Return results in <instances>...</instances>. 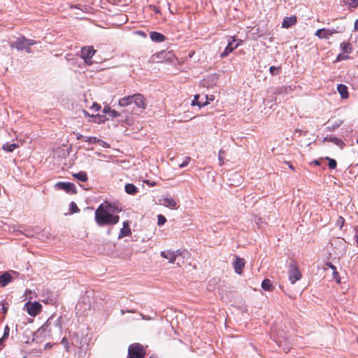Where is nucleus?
<instances>
[{
	"label": "nucleus",
	"mask_w": 358,
	"mask_h": 358,
	"mask_svg": "<svg viewBox=\"0 0 358 358\" xmlns=\"http://www.w3.org/2000/svg\"><path fill=\"white\" fill-rule=\"evenodd\" d=\"M110 108L109 106H105L103 108V113H105V114H109L110 111Z\"/></svg>",
	"instance_id": "45"
},
{
	"label": "nucleus",
	"mask_w": 358,
	"mask_h": 358,
	"mask_svg": "<svg viewBox=\"0 0 358 358\" xmlns=\"http://www.w3.org/2000/svg\"><path fill=\"white\" fill-rule=\"evenodd\" d=\"M189 161H190V158L187 157L186 159L181 164L179 165V166L180 168L185 167L189 164Z\"/></svg>",
	"instance_id": "41"
},
{
	"label": "nucleus",
	"mask_w": 358,
	"mask_h": 358,
	"mask_svg": "<svg viewBox=\"0 0 358 358\" xmlns=\"http://www.w3.org/2000/svg\"><path fill=\"white\" fill-rule=\"evenodd\" d=\"M241 43V40H236L234 37H231L228 41L227 46L225 48L220 57L222 58L227 57L229 53L232 52L234 49L238 48Z\"/></svg>",
	"instance_id": "5"
},
{
	"label": "nucleus",
	"mask_w": 358,
	"mask_h": 358,
	"mask_svg": "<svg viewBox=\"0 0 358 358\" xmlns=\"http://www.w3.org/2000/svg\"><path fill=\"white\" fill-rule=\"evenodd\" d=\"M180 254L181 252L179 250H164L161 252V256L168 259L171 264H173L176 260V257Z\"/></svg>",
	"instance_id": "9"
},
{
	"label": "nucleus",
	"mask_w": 358,
	"mask_h": 358,
	"mask_svg": "<svg viewBox=\"0 0 358 358\" xmlns=\"http://www.w3.org/2000/svg\"><path fill=\"white\" fill-rule=\"evenodd\" d=\"M217 80L218 76L217 74H210L207 76L206 78L202 80L201 84L205 87L210 88L216 85Z\"/></svg>",
	"instance_id": "10"
},
{
	"label": "nucleus",
	"mask_w": 358,
	"mask_h": 358,
	"mask_svg": "<svg viewBox=\"0 0 358 358\" xmlns=\"http://www.w3.org/2000/svg\"><path fill=\"white\" fill-rule=\"evenodd\" d=\"M19 145L16 143H6L3 145L2 148L6 152H13L15 148H18Z\"/></svg>",
	"instance_id": "22"
},
{
	"label": "nucleus",
	"mask_w": 358,
	"mask_h": 358,
	"mask_svg": "<svg viewBox=\"0 0 358 358\" xmlns=\"http://www.w3.org/2000/svg\"><path fill=\"white\" fill-rule=\"evenodd\" d=\"M140 316L141 317L142 319L143 320H150V317L146 316V315H144L143 314L141 313L140 314Z\"/></svg>",
	"instance_id": "48"
},
{
	"label": "nucleus",
	"mask_w": 358,
	"mask_h": 358,
	"mask_svg": "<svg viewBox=\"0 0 358 358\" xmlns=\"http://www.w3.org/2000/svg\"><path fill=\"white\" fill-rule=\"evenodd\" d=\"M166 222V217L162 215H159L157 216V224L159 226L164 225Z\"/></svg>",
	"instance_id": "30"
},
{
	"label": "nucleus",
	"mask_w": 358,
	"mask_h": 358,
	"mask_svg": "<svg viewBox=\"0 0 358 358\" xmlns=\"http://www.w3.org/2000/svg\"><path fill=\"white\" fill-rule=\"evenodd\" d=\"M348 58V56H345V55H342V54H339L337 56L336 61L338 62V61H341V60L346 59Z\"/></svg>",
	"instance_id": "42"
},
{
	"label": "nucleus",
	"mask_w": 358,
	"mask_h": 358,
	"mask_svg": "<svg viewBox=\"0 0 358 358\" xmlns=\"http://www.w3.org/2000/svg\"><path fill=\"white\" fill-rule=\"evenodd\" d=\"M97 143H98L100 146H101V147H103V148H109V147H110V145H108V143H106V142H105V141H102V140H101V139H98V141H97Z\"/></svg>",
	"instance_id": "38"
},
{
	"label": "nucleus",
	"mask_w": 358,
	"mask_h": 358,
	"mask_svg": "<svg viewBox=\"0 0 358 358\" xmlns=\"http://www.w3.org/2000/svg\"><path fill=\"white\" fill-rule=\"evenodd\" d=\"M3 338H0V350H1L3 348Z\"/></svg>",
	"instance_id": "49"
},
{
	"label": "nucleus",
	"mask_w": 358,
	"mask_h": 358,
	"mask_svg": "<svg viewBox=\"0 0 358 358\" xmlns=\"http://www.w3.org/2000/svg\"><path fill=\"white\" fill-rule=\"evenodd\" d=\"M95 54V50L92 47L83 48L80 52L81 58L84 60L87 65H92L93 62L92 57Z\"/></svg>",
	"instance_id": "6"
},
{
	"label": "nucleus",
	"mask_w": 358,
	"mask_h": 358,
	"mask_svg": "<svg viewBox=\"0 0 358 358\" xmlns=\"http://www.w3.org/2000/svg\"><path fill=\"white\" fill-rule=\"evenodd\" d=\"M137 34H139V35L145 36V34L143 32L141 31H137Z\"/></svg>",
	"instance_id": "51"
},
{
	"label": "nucleus",
	"mask_w": 358,
	"mask_h": 358,
	"mask_svg": "<svg viewBox=\"0 0 358 358\" xmlns=\"http://www.w3.org/2000/svg\"><path fill=\"white\" fill-rule=\"evenodd\" d=\"M66 338H63V340H62V343H66Z\"/></svg>",
	"instance_id": "54"
},
{
	"label": "nucleus",
	"mask_w": 358,
	"mask_h": 358,
	"mask_svg": "<svg viewBox=\"0 0 358 358\" xmlns=\"http://www.w3.org/2000/svg\"><path fill=\"white\" fill-rule=\"evenodd\" d=\"M125 191L129 194H135L137 192V187L131 183L125 185Z\"/></svg>",
	"instance_id": "25"
},
{
	"label": "nucleus",
	"mask_w": 358,
	"mask_h": 358,
	"mask_svg": "<svg viewBox=\"0 0 358 358\" xmlns=\"http://www.w3.org/2000/svg\"><path fill=\"white\" fill-rule=\"evenodd\" d=\"M55 187L65 191L69 194H74L76 193V187L75 185L69 182H58L55 184Z\"/></svg>",
	"instance_id": "8"
},
{
	"label": "nucleus",
	"mask_w": 358,
	"mask_h": 358,
	"mask_svg": "<svg viewBox=\"0 0 358 358\" xmlns=\"http://www.w3.org/2000/svg\"><path fill=\"white\" fill-rule=\"evenodd\" d=\"M343 240H338L339 242L342 243Z\"/></svg>",
	"instance_id": "59"
},
{
	"label": "nucleus",
	"mask_w": 358,
	"mask_h": 358,
	"mask_svg": "<svg viewBox=\"0 0 358 358\" xmlns=\"http://www.w3.org/2000/svg\"><path fill=\"white\" fill-rule=\"evenodd\" d=\"M90 108L94 111H99L101 109V106L96 103H94Z\"/></svg>",
	"instance_id": "39"
},
{
	"label": "nucleus",
	"mask_w": 358,
	"mask_h": 358,
	"mask_svg": "<svg viewBox=\"0 0 358 358\" xmlns=\"http://www.w3.org/2000/svg\"><path fill=\"white\" fill-rule=\"evenodd\" d=\"M324 140L331 141L333 143H334L335 144H336L337 145L341 146V147H342L343 144V141L336 137L324 138Z\"/></svg>",
	"instance_id": "28"
},
{
	"label": "nucleus",
	"mask_w": 358,
	"mask_h": 358,
	"mask_svg": "<svg viewBox=\"0 0 358 358\" xmlns=\"http://www.w3.org/2000/svg\"><path fill=\"white\" fill-rule=\"evenodd\" d=\"M297 22L296 17L294 15H292L289 17H285L283 19V22L282 23V27L283 28H289L290 27L294 25Z\"/></svg>",
	"instance_id": "14"
},
{
	"label": "nucleus",
	"mask_w": 358,
	"mask_h": 358,
	"mask_svg": "<svg viewBox=\"0 0 358 358\" xmlns=\"http://www.w3.org/2000/svg\"><path fill=\"white\" fill-rule=\"evenodd\" d=\"M133 102L136 104L138 108H145L146 107V99L141 94H136L132 96Z\"/></svg>",
	"instance_id": "11"
},
{
	"label": "nucleus",
	"mask_w": 358,
	"mask_h": 358,
	"mask_svg": "<svg viewBox=\"0 0 358 358\" xmlns=\"http://www.w3.org/2000/svg\"><path fill=\"white\" fill-rule=\"evenodd\" d=\"M161 204L168 208L173 210H176L178 208L177 202L171 197H164L162 199Z\"/></svg>",
	"instance_id": "13"
},
{
	"label": "nucleus",
	"mask_w": 358,
	"mask_h": 358,
	"mask_svg": "<svg viewBox=\"0 0 358 358\" xmlns=\"http://www.w3.org/2000/svg\"><path fill=\"white\" fill-rule=\"evenodd\" d=\"M12 280V276L8 273H3L0 276V284L2 287L6 286Z\"/></svg>",
	"instance_id": "18"
},
{
	"label": "nucleus",
	"mask_w": 358,
	"mask_h": 358,
	"mask_svg": "<svg viewBox=\"0 0 358 358\" xmlns=\"http://www.w3.org/2000/svg\"><path fill=\"white\" fill-rule=\"evenodd\" d=\"M24 50H26V52H31V48H30V46H27L26 48H24Z\"/></svg>",
	"instance_id": "50"
},
{
	"label": "nucleus",
	"mask_w": 358,
	"mask_h": 358,
	"mask_svg": "<svg viewBox=\"0 0 358 358\" xmlns=\"http://www.w3.org/2000/svg\"><path fill=\"white\" fill-rule=\"evenodd\" d=\"M83 137V136L80 134L77 135V139H80Z\"/></svg>",
	"instance_id": "52"
},
{
	"label": "nucleus",
	"mask_w": 358,
	"mask_h": 358,
	"mask_svg": "<svg viewBox=\"0 0 358 358\" xmlns=\"http://www.w3.org/2000/svg\"><path fill=\"white\" fill-rule=\"evenodd\" d=\"M337 31L334 29H320L316 31L315 35L320 38H329Z\"/></svg>",
	"instance_id": "12"
},
{
	"label": "nucleus",
	"mask_w": 358,
	"mask_h": 358,
	"mask_svg": "<svg viewBox=\"0 0 358 358\" xmlns=\"http://www.w3.org/2000/svg\"><path fill=\"white\" fill-rule=\"evenodd\" d=\"M9 331H10V329H9V327L8 326H6L4 329V332H3V336L1 338H3V340L8 337V335H9Z\"/></svg>",
	"instance_id": "40"
},
{
	"label": "nucleus",
	"mask_w": 358,
	"mask_h": 358,
	"mask_svg": "<svg viewBox=\"0 0 358 358\" xmlns=\"http://www.w3.org/2000/svg\"><path fill=\"white\" fill-rule=\"evenodd\" d=\"M269 71L272 75H277L279 73V68L272 66L269 68Z\"/></svg>",
	"instance_id": "33"
},
{
	"label": "nucleus",
	"mask_w": 358,
	"mask_h": 358,
	"mask_svg": "<svg viewBox=\"0 0 358 358\" xmlns=\"http://www.w3.org/2000/svg\"><path fill=\"white\" fill-rule=\"evenodd\" d=\"M327 159L329 160V167L331 169H334L336 167L337 163L336 160L333 159H330L329 157H327Z\"/></svg>",
	"instance_id": "32"
},
{
	"label": "nucleus",
	"mask_w": 358,
	"mask_h": 358,
	"mask_svg": "<svg viewBox=\"0 0 358 358\" xmlns=\"http://www.w3.org/2000/svg\"><path fill=\"white\" fill-rule=\"evenodd\" d=\"M0 312L3 313L4 314L6 313L7 308L4 303H0Z\"/></svg>",
	"instance_id": "43"
},
{
	"label": "nucleus",
	"mask_w": 358,
	"mask_h": 358,
	"mask_svg": "<svg viewBox=\"0 0 358 358\" xmlns=\"http://www.w3.org/2000/svg\"><path fill=\"white\" fill-rule=\"evenodd\" d=\"M357 143H358V139L357 140Z\"/></svg>",
	"instance_id": "61"
},
{
	"label": "nucleus",
	"mask_w": 358,
	"mask_h": 358,
	"mask_svg": "<svg viewBox=\"0 0 358 358\" xmlns=\"http://www.w3.org/2000/svg\"><path fill=\"white\" fill-rule=\"evenodd\" d=\"M199 95L196 94L194 96V99L192 101V106H198L199 108L203 107L209 103L208 101H199Z\"/></svg>",
	"instance_id": "21"
},
{
	"label": "nucleus",
	"mask_w": 358,
	"mask_h": 358,
	"mask_svg": "<svg viewBox=\"0 0 358 358\" xmlns=\"http://www.w3.org/2000/svg\"><path fill=\"white\" fill-rule=\"evenodd\" d=\"M124 310H121V314H122V315H124Z\"/></svg>",
	"instance_id": "57"
},
{
	"label": "nucleus",
	"mask_w": 358,
	"mask_h": 358,
	"mask_svg": "<svg viewBox=\"0 0 358 358\" xmlns=\"http://www.w3.org/2000/svg\"><path fill=\"white\" fill-rule=\"evenodd\" d=\"M70 210H71V213H78L80 210L78 207L77 206L76 203L73 201H72L70 203Z\"/></svg>",
	"instance_id": "31"
},
{
	"label": "nucleus",
	"mask_w": 358,
	"mask_h": 358,
	"mask_svg": "<svg viewBox=\"0 0 358 358\" xmlns=\"http://www.w3.org/2000/svg\"><path fill=\"white\" fill-rule=\"evenodd\" d=\"M129 313H134V310H127Z\"/></svg>",
	"instance_id": "58"
},
{
	"label": "nucleus",
	"mask_w": 358,
	"mask_h": 358,
	"mask_svg": "<svg viewBox=\"0 0 358 358\" xmlns=\"http://www.w3.org/2000/svg\"><path fill=\"white\" fill-rule=\"evenodd\" d=\"M150 358H152V357H150Z\"/></svg>",
	"instance_id": "62"
},
{
	"label": "nucleus",
	"mask_w": 358,
	"mask_h": 358,
	"mask_svg": "<svg viewBox=\"0 0 358 358\" xmlns=\"http://www.w3.org/2000/svg\"><path fill=\"white\" fill-rule=\"evenodd\" d=\"M224 153V151L222 150H220L218 154V159L220 162V166H222L224 164V157L222 156V154Z\"/></svg>",
	"instance_id": "34"
},
{
	"label": "nucleus",
	"mask_w": 358,
	"mask_h": 358,
	"mask_svg": "<svg viewBox=\"0 0 358 358\" xmlns=\"http://www.w3.org/2000/svg\"><path fill=\"white\" fill-rule=\"evenodd\" d=\"M314 163H315V164H317V165H319V164H319V162H318V161H317V160H315V161L314 162Z\"/></svg>",
	"instance_id": "53"
},
{
	"label": "nucleus",
	"mask_w": 358,
	"mask_h": 358,
	"mask_svg": "<svg viewBox=\"0 0 358 358\" xmlns=\"http://www.w3.org/2000/svg\"><path fill=\"white\" fill-rule=\"evenodd\" d=\"M205 99H206V101H208L210 103V101H212L214 100L215 97L213 95H210V96H205Z\"/></svg>",
	"instance_id": "44"
},
{
	"label": "nucleus",
	"mask_w": 358,
	"mask_h": 358,
	"mask_svg": "<svg viewBox=\"0 0 358 358\" xmlns=\"http://www.w3.org/2000/svg\"><path fill=\"white\" fill-rule=\"evenodd\" d=\"M343 3L349 9H354L358 6V0H343Z\"/></svg>",
	"instance_id": "24"
},
{
	"label": "nucleus",
	"mask_w": 358,
	"mask_h": 358,
	"mask_svg": "<svg viewBox=\"0 0 358 358\" xmlns=\"http://www.w3.org/2000/svg\"><path fill=\"white\" fill-rule=\"evenodd\" d=\"M10 230H13L14 231L15 230V227H10Z\"/></svg>",
	"instance_id": "56"
},
{
	"label": "nucleus",
	"mask_w": 358,
	"mask_h": 358,
	"mask_svg": "<svg viewBox=\"0 0 358 358\" xmlns=\"http://www.w3.org/2000/svg\"><path fill=\"white\" fill-rule=\"evenodd\" d=\"M98 139L99 138L96 137H87L86 138L85 141L90 143H97Z\"/></svg>",
	"instance_id": "36"
},
{
	"label": "nucleus",
	"mask_w": 358,
	"mask_h": 358,
	"mask_svg": "<svg viewBox=\"0 0 358 358\" xmlns=\"http://www.w3.org/2000/svg\"><path fill=\"white\" fill-rule=\"evenodd\" d=\"M24 310H26L29 315L35 317L41 312L42 306L38 301H28L24 304Z\"/></svg>",
	"instance_id": "3"
},
{
	"label": "nucleus",
	"mask_w": 358,
	"mask_h": 358,
	"mask_svg": "<svg viewBox=\"0 0 358 358\" xmlns=\"http://www.w3.org/2000/svg\"><path fill=\"white\" fill-rule=\"evenodd\" d=\"M342 123H343V122H342V121H341V122L337 124V127H339Z\"/></svg>",
	"instance_id": "55"
},
{
	"label": "nucleus",
	"mask_w": 358,
	"mask_h": 358,
	"mask_svg": "<svg viewBox=\"0 0 358 358\" xmlns=\"http://www.w3.org/2000/svg\"><path fill=\"white\" fill-rule=\"evenodd\" d=\"M150 38L152 41L159 43L165 40V36L160 33L152 31L150 32Z\"/></svg>",
	"instance_id": "19"
},
{
	"label": "nucleus",
	"mask_w": 358,
	"mask_h": 358,
	"mask_svg": "<svg viewBox=\"0 0 358 358\" xmlns=\"http://www.w3.org/2000/svg\"><path fill=\"white\" fill-rule=\"evenodd\" d=\"M341 48L343 52L350 53L352 52V45L349 43H342L341 44Z\"/></svg>",
	"instance_id": "27"
},
{
	"label": "nucleus",
	"mask_w": 358,
	"mask_h": 358,
	"mask_svg": "<svg viewBox=\"0 0 358 358\" xmlns=\"http://www.w3.org/2000/svg\"><path fill=\"white\" fill-rule=\"evenodd\" d=\"M301 278V274L294 264H291L289 270V280L292 284H294Z\"/></svg>",
	"instance_id": "7"
},
{
	"label": "nucleus",
	"mask_w": 358,
	"mask_h": 358,
	"mask_svg": "<svg viewBox=\"0 0 358 358\" xmlns=\"http://www.w3.org/2000/svg\"><path fill=\"white\" fill-rule=\"evenodd\" d=\"M115 208L108 202L101 203L95 211V221L99 226L113 225L119 222Z\"/></svg>",
	"instance_id": "1"
},
{
	"label": "nucleus",
	"mask_w": 358,
	"mask_h": 358,
	"mask_svg": "<svg viewBox=\"0 0 358 358\" xmlns=\"http://www.w3.org/2000/svg\"><path fill=\"white\" fill-rule=\"evenodd\" d=\"M244 265L245 262L243 259L236 257L235 262H234V268L236 273L238 274H241L242 273Z\"/></svg>",
	"instance_id": "16"
},
{
	"label": "nucleus",
	"mask_w": 358,
	"mask_h": 358,
	"mask_svg": "<svg viewBox=\"0 0 358 358\" xmlns=\"http://www.w3.org/2000/svg\"><path fill=\"white\" fill-rule=\"evenodd\" d=\"M327 265L331 268V269H332L333 271V275H334V279H336L337 282H339L340 280L339 279H337V277L338 275V272L336 271V266H334L331 263H327Z\"/></svg>",
	"instance_id": "29"
},
{
	"label": "nucleus",
	"mask_w": 358,
	"mask_h": 358,
	"mask_svg": "<svg viewBox=\"0 0 358 358\" xmlns=\"http://www.w3.org/2000/svg\"><path fill=\"white\" fill-rule=\"evenodd\" d=\"M108 115L111 117H119L120 115V114L119 112L111 109Z\"/></svg>",
	"instance_id": "35"
},
{
	"label": "nucleus",
	"mask_w": 358,
	"mask_h": 358,
	"mask_svg": "<svg viewBox=\"0 0 358 358\" xmlns=\"http://www.w3.org/2000/svg\"><path fill=\"white\" fill-rule=\"evenodd\" d=\"M73 177L80 181L85 182L87 180V176L85 172L80 171L77 173H74Z\"/></svg>",
	"instance_id": "26"
},
{
	"label": "nucleus",
	"mask_w": 358,
	"mask_h": 358,
	"mask_svg": "<svg viewBox=\"0 0 358 358\" xmlns=\"http://www.w3.org/2000/svg\"><path fill=\"white\" fill-rule=\"evenodd\" d=\"M144 355L143 348L139 343H134L129 347L128 358H143Z\"/></svg>",
	"instance_id": "4"
},
{
	"label": "nucleus",
	"mask_w": 358,
	"mask_h": 358,
	"mask_svg": "<svg viewBox=\"0 0 358 358\" xmlns=\"http://www.w3.org/2000/svg\"><path fill=\"white\" fill-rule=\"evenodd\" d=\"M133 102L132 96H124L119 101V106L121 107H126Z\"/></svg>",
	"instance_id": "20"
},
{
	"label": "nucleus",
	"mask_w": 358,
	"mask_h": 358,
	"mask_svg": "<svg viewBox=\"0 0 358 358\" xmlns=\"http://www.w3.org/2000/svg\"><path fill=\"white\" fill-rule=\"evenodd\" d=\"M344 223H345L344 219L342 217H339L336 222V225L340 227V229H341L343 227V226L344 225Z\"/></svg>",
	"instance_id": "37"
},
{
	"label": "nucleus",
	"mask_w": 358,
	"mask_h": 358,
	"mask_svg": "<svg viewBox=\"0 0 358 358\" xmlns=\"http://www.w3.org/2000/svg\"><path fill=\"white\" fill-rule=\"evenodd\" d=\"M354 29L355 30L358 31V19L355 22Z\"/></svg>",
	"instance_id": "47"
},
{
	"label": "nucleus",
	"mask_w": 358,
	"mask_h": 358,
	"mask_svg": "<svg viewBox=\"0 0 358 358\" xmlns=\"http://www.w3.org/2000/svg\"><path fill=\"white\" fill-rule=\"evenodd\" d=\"M36 42L34 40L26 38L24 36L18 37L16 41H13L10 44L12 48H16L18 50H24L27 46L36 44Z\"/></svg>",
	"instance_id": "2"
},
{
	"label": "nucleus",
	"mask_w": 358,
	"mask_h": 358,
	"mask_svg": "<svg viewBox=\"0 0 358 358\" xmlns=\"http://www.w3.org/2000/svg\"><path fill=\"white\" fill-rule=\"evenodd\" d=\"M337 90L338 93L340 94L342 99H348L349 96L348 87L343 84H340L337 86Z\"/></svg>",
	"instance_id": "17"
},
{
	"label": "nucleus",
	"mask_w": 358,
	"mask_h": 358,
	"mask_svg": "<svg viewBox=\"0 0 358 358\" xmlns=\"http://www.w3.org/2000/svg\"><path fill=\"white\" fill-rule=\"evenodd\" d=\"M131 234V229L129 227V222L125 221L123 222V227L120 229V234L118 236L119 238H122L125 236H128Z\"/></svg>",
	"instance_id": "15"
},
{
	"label": "nucleus",
	"mask_w": 358,
	"mask_h": 358,
	"mask_svg": "<svg viewBox=\"0 0 358 358\" xmlns=\"http://www.w3.org/2000/svg\"><path fill=\"white\" fill-rule=\"evenodd\" d=\"M83 114H84V115H85V117H96V116H94V115H90L89 114V113H88V112H87L86 110H83Z\"/></svg>",
	"instance_id": "46"
},
{
	"label": "nucleus",
	"mask_w": 358,
	"mask_h": 358,
	"mask_svg": "<svg viewBox=\"0 0 358 358\" xmlns=\"http://www.w3.org/2000/svg\"><path fill=\"white\" fill-rule=\"evenodd\" d=\"M262 288L265 291H271L273 289V286L268 279H265L262 282Z\"/></svg>",
	"instance_id": "23"
},
{
	"label": "nucleus",
	"mask_w": 358,
	"mask_h": 358,
	"mask_svg": "<svg viewBox=\"0 0 358 358\" xmlns=\"http://www.w3.org/2000/svg\"><path fill=\"white\" fill-rule=\"evenodd\" d=\"M357 244H358V236H357Z\"/></svg>",
	"instance_id": "60"
}]
</instances>
